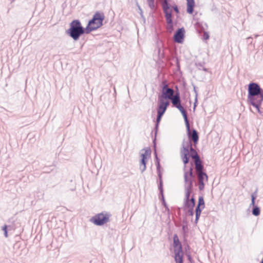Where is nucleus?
<instances>
[{
	"label": "nucleus",
	"mask_w": 263,
	"mask_h": 263,
	"mask_svg": "<svg viewBox=\"0 0 263 263\" xmlns=\"http://www.w3.org/2000/svg\"><path fill=\"white\" fill-rule=\"evenodd\" d=\"M247 101L260 112V106L263 101V89L258 83L251 82L248 85Z\"/></svg>",
	"instance_id": "nucleus-1"
},
{
	"label": "nucleus",
	"mask_w": 263,
	"mask_h": 263,
	"mask_svg": "<svg viewBox=\"0 0 263 263\" xmlns=\"http://www.w3.org/2000/svg\"><path fill=\"white\" fill-rule=\"evenodd\" d=\"M195 180V175L193 173V168L190 167L189 170L185 169L184 167V192L185 197L184 200H189L191 194L193 192V182Z\"/></svg>",
	"instance_id": "nucleus-2"
},
{
	"label": "nucleus",
	"mask_w": 263,
	"mask_h": 263,
	"mask_svg": "<svg viewBox=\"0 0 263 263\" xmlns=\"http://www.w3.org/2000/svg\"><path fill=\"white\" fill-rule=\"evenodd\" d=\"M66 33L74 41H77L81 35L85 33V28H83L79 20H74L70 23Z\"/></svg>",
	"instance_id": "nucleus-3"
},
{
	"label": "nucleus",
	"mask_w": 263,
	"mask_h": 263,
	"mask_svg": "<svg viewBox=\"0 0 263 263\" xmlns=\"http://www.w3.org/2000/svg\"><path fill=\"white\" fill-rule=\"evenodd\" d=\"M104 20V15L103 13L97 12L93 15L88 23L85 28V33L88 34L91 31L96 30L103 25V21Z\"/></svg>",
	"instance_id": "nucleus-4"
},
{
	"label": "nucleus",
	"mask_w": 263,
	"mask_h": 263,
	"mask_svg": "<svg viewBox=\"0 0 263 263\" xmlns=\"http://www.w3.org/2000/svg\"><path fill=\"white\" fill-rule=\"evenodd\" d=\"M111 215L109 212L103 211L93 216L90 221L96 226H101L109 221Z\"/></svg>",
	"instance_id": "nucleus-5"
},
{
	"label": "nucleus",
	"mask_w": 263,
	"mask_h": 263,
	"mask_svg": "<svg viewBox=\"0 0 263 263\" xmlns=\"http://www.w3.org/2000/svg\"><path fill=\"white\" fill-rule=\"evenodd\" d=\"M192 143L190 140L185 141L183 140L182 143V148L180 151L181 158L186 167V164L189 161V149L192 147Z\"/></svg>",
	"instance_id": "nucleus-6"
},
{
	"label": "nucleus",
	"mask_w": 263,
	"mask_h": 263,
	"mask_svg": "<svg viewBox=\"0 0 263 263\" xmlns=\"http://www.w3.org/2000/svg\"><path fill=\"white\" fill-rule=\"evenodd\" d=\"M173 246L175 260H183L182 247L177 234H174L173 236Z\"/></svg>",
	"instance_id": "nucleus-7"
},
{
	"label": "nucleus",
	"mask_w": 263,
	"mask_h": 263,
	"mask_svg": "<svg viewBox=\"0 0 263 263\" xmlns=\"http://www.w3.org/2000/svg\"><path fill=\"white\" fill-rule=\"evenodd\" d=\"M174 95V90L170 88L167 84H164L162 89L161 95L158 97V99L163 100H170Z\"/></svg>",
	"instance_id": "nucleus-8"
},
{
	"label": "nucleus",
	"mask_w": 263,
	"mask_h": 263,
	"mask_svg": "<svg viewBox=\"0 0 263 263\" xmlns=\"http://www.w3.org/2000/svg\"><path fill=\"white\" fill-rule=\"evenodd\" d=\"M199 190L202 191L204 188V182L208 179V175L204 172L196 173Z\"/></svg>",
	"instance_id": "nucleus-9"
},
{
	"label": "nucleus",
	"mask_w": 263,
	"mask_h": 263,
	"mask_svg": "<svg viewBox=\"0 0 263 263\" xmlns=\"http://www.w3.org/2000/svg\"><path fill=\"white\" fill-rule=\"evenodd\" d=\"M166 19V23L168 25L167 29L168 32H171L173 30V20H172V11L170 9H165L163 10Z\"/></svg>",
	"instance_id": "nucleus-10"
},
{
	"label": "nucleus",
	"mask_w": 263,
	"mask_h": 263,
	"mask_svg": "<svg viewBox=\"0 0 263 263\" xmlns=\"http://www.w3.org/2000/svg\"><path fill=\"white\" fill-rule=\"evenodd\" d=\"M185 30L184 28H179L174 35V40L178 43H182L184 37Z\"/></svg>",
	"instance_id": "nucleus-11"
},
{
	"label": "nucleus",
	"mask_w": 263,
	"mask_h": 263,
	"mask_svg": "<svg viewBox=\"0 0 263 263\" xmlns=\"http://www.w3.org/2000/svg\"><path fill=\"white\" fill-rule=\"evenodd\" d=\"M169 105L170 102L168 101L158 99L157 112L164 114Z\"/></svg>",
	"instance_id": "nucleus-12"
},
{
	"label": "nucleus",
	"mask_w": 263,
	"mask_h": 263,
	"mask_svg": "<svg viewBox=\"0 0 263 263\" xmlns=\"http://www.w3.org/2000/svg\"><path fill=\"white\" fill-rule=\"evenodd\" d=\"M187 136L189 137V140L191 141L193 140L194 142V144L196 145L198 141L199 140V136L198 132L195 129L192 130V133L190 132V126H189V130L187 129Z\"/></svg>",
	"instance_id": "nucleus-13"
},
{
	"label": "nucleus",
	"mask_w": 263,
	"mask_h": 263,
	"mask_svg": "<svg viewBox=\"0 0 263 263\" xmlns=\"http://www.w3.org/2000/svg\"><path fill=\"white\" fill-rule=\"evenodd\" d=\"M175 107L178 109L179 111L181 112L184 118L186 129L189 130V122L187 119V115L185 109L181 105L176 106Z\"/></svg>",
	"instance_id": "nucleus-14"
},
{
	"label": "nucleus",
	"mask_w": 263,
	"mask_h": 263,
	"mask_svg": "<svg viewBox=\"0 0 263 263\" xmlns=\"http://www.w3.org/2000/svg\"><path fill=\"white\" fill-rule=\"evenodd\" d=\"M171 102L174 107L178 106L181 104V100L180 97V93L179 92H177L175 95H174L171 99Z\"/></svg>",
	"instance_id": "nucleus-15"
},
{
	"label": "nucleus",
	"mask_w": 263,
	"mask_h": 263,
	"mask_svg": "<svg viewBox=\"0 0 263 263\" xmlns=\"http://www.w3.org/2000/svg\"><path fill=\"white\" fill-rule=\"evenodd\" d=\"M194 163L196 173L203 172V166L200 158L194 159Z\"/></svg>",
	"instance_id": "nucleus-16"
},
{
	"label": "nucleus",
	"mask_w": 263,
	"mask_h": 263,
	"mask_svg": "<svg viewBox=\"0 0 263 263\" xmlns=\"http://www.w3.org/2000/svg\"><path fill=\"white\" fill-rule=\"evenodd\" d=\"M187 1V9L186 11L189 14H192L194 11L195 6L194 0H186Z\"/></svg>",
	"instance_id": "nucleus-17"
},
{
	"label": "nucleus",
	"mask_w": 263,
	"mask_h": 263,
	"mask_svg": "<svg viewBox=\"0 0 263 263\" xmlns=\"http://www.w3.org/2000/svg\"><path fill=\"white\" fill-rule=\"evenodd\" d=\"M190 156L194 160L200 158L197 152L193 148V146L189 149V157Z\"/></svg>",
	"instance_id": "nucleus-18"
},
{
	"label": "nucleus",
	"mask_w": 263,
	"mask_h": 263,
	"mask_svg": "<svg viewBox=\"0 0 263 263\" xmlns=\"http://www.w3.org/2000/svg\"><path fill=\"white\" fill-rule=\"evenodd\" d=\"M155 158H156V159L157 171L158 173V176H159V178L161 179V175L160 174V160H159V158H158L156 152H155Z\"/></svg>",
	"instance_id": "nucleus-19"
},
{
	"label": "nucleus",
	"mask_w": 263,
	"mask_h": 263,
	"mask_svg": "<svg viewBox=\"0 0 263 263\" xmlns=\"http://www.w3.org/2000/svg\"><path fill=\"white\" fill-rule=\"evenodd\" d=\"M147 160V159H146L141 158L140 165V170H141V173H143L146 169Z\"/></svg>",
	"instance_id": "nucleus-20"
},
{
	"label": "nucleus",
	"mask_w": 263,
	"mask_h": 263,
	"mask_svg": "<svg viewBox=\"0 0 263 263\" xmlns=\"http://www.w3.org/2000/svg\"><path fill=\"white\" fill-rule=\"evenodd\" d=\"M162 10L170 9V6L167 0H160Z\"/></svg>",
	"instance_id": "nucleus-21"
},
{
	"label": "nucleus",
	"mask_w": 263,
	"mask_h": 263,
	"mask_svg": "<svg viewBox=\"0 0 263 263\" xmlns=\"http://www.w3.org/2000/svg\"><path fill=\"white\" fill-rule=\"evenodd\" d=\"M183 204L184 206V210H186L187 209H194L195 205L193 204L189 200H184Z\"/></svg>",
	"instance_id": "nucleus-22"
},
{
	"label": "nucleus",
	"mask_w": 263,
	"mask_h": 263,
	"mask_svg": "<svg viewBox=\"0 0 263 263\" xmlns=\"http://www.w3.org/2000/svg\"><path fill=\"white\" fill-rule=\"evenodd\" d=\"M142 151H144V153L141 154L142 158L147 159V157L151 155V151L149 148H144Z\"/></svg>",
	"instance_id": "nucleus-23"
},
{
	"label": "nucleus",
	"mask_w": 263,
	"mask_h": 263,
	"mask_svg": "<svg viewBox=\"0 0 263 263\" xmlns=\"http://www.w3.org/2000/svg\"><path fill=\"white\" fill-rule=\"evenodd\" d=\"M158 188H159V190L160 191V193L161 197H162V199L163 205L164 206H166V203L165 202L164 198V196H163V187H162V182L161 181L160 182V184H159V185L158 186Z\"/></svg>",
	"instance_id": "nucleus-24"
},
{
	"label": "nucleus",
	"mask_w": 263,
	"mask_h": 263,
	"mask_svg": "<svg viewBox=\"0 0 263 263\" xmlns=\"http://www.w3.org/2000/svg\"><path fill=\"white\" fill-rule=\"evenodd\" d=\"M252 214L255 216L259 215L260 213V208L257 206H254L252 209Z\"/></svg>",
	"instance_id": "nucleus-25"
},
{
	"label": "nucleus",
	"mask_w": 263,
	"mask_h": 263,
	"mask_svg": "<svg viewBox=\"0 0 263 263\" xmlns=\"http://www.w3.org/2000/svg\"><path fill=\"white\" fill-rule=\"evenodd\" d=\"M197 206L201 207L204 209L205 206L204 201L202 196H200L198 199Z\"/></svg>",
	"instance_id": "nucleus-26"
},
{
	"label": "nucleus",
	"mask_w": 263,
	"mask_h": 263,
	"mask_svg": "<svg viewBox=\"0 0 263 263\" xmlns=\"http://www.w3.org/2000/svg\"><path fill=\"white\" fill-rule=\"evenodd\" d=\"M163 115V114L157 112V118H156V125H155L156 129H157V128L159 126V122H160Z\"/></svg>",
	"instance_id": "nucleus-27"
},
{
	"label": "nucleus",
	"mask_w": 263,
	"mask_h": 263,
	"mask_svg": "<svg viewBox=\"0 0 263 263\" xmlns=\"http://www.w3.org/2000/svg\"><path fill=\"white\" fill-rule=\"evenodd\" d=\"M148 6L152 10L156 9L155 0H147Z\"/></svg>",
	"instance_id": "nucleus-28"
},
{
	"label": "nucleus",
	"mask_w": 263,
	"mask_h": 263,
	"mask_svg": "<svg viewBox=\"0 0 263 263\" xmlns=\"http://www.w3.org/2000/svg\"><path fill=\"white\" fill-rule=\"evenodd\" d=\"M186 214L190 216H193L194 215V209H187Z\"/></svg>",
	"instance_id": "nucleus-29"
},
{
	"label": "nucleus",
	"mask_w": 263,
	"mask_h": 263,
	"mask_svg": "<svg viewBox=\"0 0 263 263\" xmlns=\"http://www.w3.org/2000/svg\"><path fill=\"white\" fill-rule=\"evenodd\" d=\"M256 199V196L253 194L251 195V203L250 204V206L252 205L253 207L255 206V200Z\"/></svg>",
	"instance_id": "nucleus-30"
},
{
	"label": "nucleus",
	"mask_w": 263,
	"mask_h": 263,
	"mask_svg": "<svg viewBox=\"0 0 263 263\" xmlns=\"http://www.w3.org/2000/svg\"><path fill=\"white\" fill-rule=\"evenodd\" d=\"M2 230L4 231V235L6 237H7L8 236V232H7V226L6 225H5L3 228Z\"/></svg>",
	"instance_id": "nucleus-31"
},
{
	"label": "nucleus",
	"mask_w": 263,
	"mask_h": 263,
	"mask_svg": "<svg viewBox=\"0 0 263 263\" xmlns=\"http://www.w3.org/2000/svg\"><path fill=\"white\" fill-rule=\"evenodd\" d=\"M196 214V218H195V223H197L198 221V220H199V218L200 217V216L201 215V213H195Z\"/></svg>",
	"instance_id": "nucleus-32"
},
{
	"label": "nucleus",
	"mask_w": 263,
	"mask_h": 263,
	"mask_svg": "<svg viewBox=\"0 0 263 263\" xmlns=\"http://www.w3.org/2000/svg\"><path fill=\"white\" fill-rule=\"evenodd\" d=\"M203 209L200 206H196L195 209V213H201V211Z\"/></svg>",
	"instance_id": "nucleus-33"
},
{
	"label": "nucleus",
	"mask_w": 263,
	"mask_h": 263,
	"mask_svg": "<svg viewBox=\"0 0 263 263\" xmlns=\"http://www.w3.org/2000/svg\"><path fill=\"white\" fill-rule=\"evenodd\" d=\"M189 201L193 204H194V205H195V202H196V200H195V199L194 197V196L193 195L191 197V198H189Z\"/></svg>",
	"instance_id": "nucleus-34"
},
{
	"label": "nucleus",
	"mask_w": 263,
	"mask_h": 263,
	"mask_svg": "<svg viewBox=\"0 0 263 263\" xmlns=\"http://www.w3.org/2000/svg\"><path fill=\"white\" fill-rule=\"evenodd\" d=\"M138 9H139V10L140 11V15H141V17L143 18L144 20H145V17L143 16V11H142V9L141 8L140 6L139 5H138Z\"/></svg>",
	"instance_id": "nucleus-35"
},
{
	"label": "nucleus",
	"mask_w": 263,
	"mask_h": 263,
	"mask_svg": "<svg viewBox=\"0 0 263 263\" xmlns=\"http://www.w3.org/2000/svg\"><path fill=\"white\" fill-rule=\"evenodd\" d=\"M209 38V34L206 32H204L203 33V39L204 40H208Z\"/></svg>",
	"instance_id": "nucleus-36"
},
{
	"label": "nucleus",
	"mask_w": 263,
	"mask_h": 263,
	"mask_svg": "<svg viewBox=\"0 0 263 263\" xmlns=\"http://www.w3.org/2000/svg\"><path fill=\"white\" fill-rule=\"evenodd\" d=\"M173 8L176 13H179V9L177 5L173 6Z\"/></svg>",
	"instance_id": "nucleus-37"
},
{
	"label": "nucleus",
	"mask_w": 263,
	"mask_h": 263,
	"mask_svg": "<svg viewBox=\"0 0 263 263\" xmlns=\"http://www.w3.org/2000/svg\"><path fill=\"white\" fill-rule=\"evenodd\" d=\"M197 103V97H196L195 98V102H194V110L195 109V107L196 106Z\"/></svg>",
	"instance_id": "nucleus-38"
},
{
	"label": "nucleus",
	"mask_w": 263,
	"mask_h": 263,
	"mask_svg": "<svg viewBox=\"0 0 263 263\" xmlns=\"http://www.w3.org/2000/svg\"><path fill=\"white\" fill-rule=\"evenodd\" d=\"M194 92L195 93L196 97H197V90H196L195 86H194Z\"/></svg>",
	"instance_id": "nucleus-39"
},
{
	"label": "nucleus",
	"mask_w": 263,
	"mask_h": 263,
	"mask_svg": "<svg viewBox=\"0 0 263 263\" xmlns=\"http://www.w3.org/2000/svg\"><path fill=\"white\" fill-rule=\"evenodd\" d=\"M176 263H183V260H175Z\"/></svg>",
	"instance_id": "nucleus-40"
},
{
	"label": "nucleus",
	"mask_w": 263,
	"mask_h": 263,
	"mask_svg": "<svg viewBox=\"0 0 263 263\" xmlns=\"http://www.w3.org/2000/svg\"><path fill=\"white\" fill-rule=\"evenodd\" d=\"M260 263H263V258L262 259V260H261V261Z\"/></svg>",
	"instance_id": "nucleus-41"
},
{
	"label": "nucleus",
	"mask_w": 263,
	"mask_h": 263,
	"mask_svg": "<svg viewBox=\"0 0 263 263\" xmlns=\"http://www.w3.org/2000/svg\"><path fill=\"white\" fill-rule=\"evenodd\" d=\"M203 70L206 71V69L205 68H204Z\"/></svg>",
	"instance_id": "nucleus-42"
}]
</instances>
